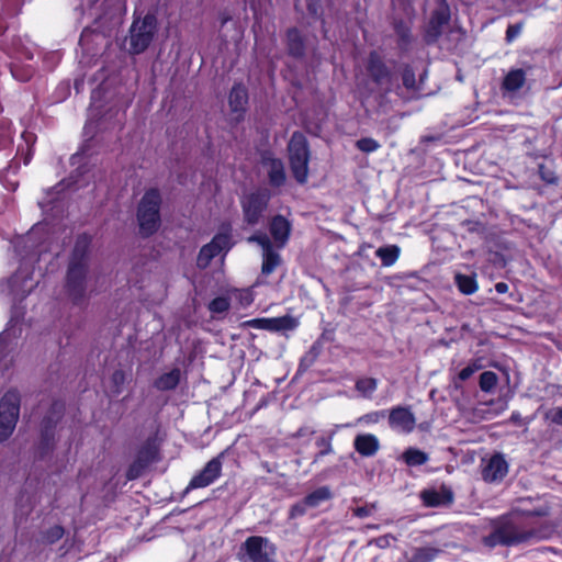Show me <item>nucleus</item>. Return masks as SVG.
Returning a JSON list of instances; mask_svg holds the SVG:
<instances>
[{"label": "nucleus", "instance_id": "f257e3e1", "mask_svg": "<svg viewBox=\"0 0 562 562\" xmlns=\"http://www.w3.org/2000/svg\"><path fill=\"white\" fill-rule=\"evenodd\" d=\"M537 537L535 530H525L517 521L508 519L501 522L483 541L485 546L493 548L499 544L515 546Z\"/></svg>", "mask_w": 562, "mask_h": 562}, {"label": "nucleus", "instance_id": "f03ea898", "mask_svg": "<svg viewBox=\"0 0 562 562\" xmlns=\"http://www.w3.org/2000/svg\"><path fill=\"white\" fill-rule=\"evenodd\" d=\"M36 285L31 267L25 261L14 274L0 282V293L10 297L15 304L24 300Z\"/></svg>", "mask_w": 562, "mask_h": 562}, {"label": "nucleus", "instance_id": "7ed1b4c3", "mask_svg": "<svg viewBox=\"0 0 562 562\" xmlns=\"http://www.w3.org/2000/svg\"><path fill=\"white\" fill-rule=\"evenodd\" d=\"M160 194L155 189L145 192L140 199L137 210V221L140 233L144 236H150L158 229L160 225Z\"/></svg>", "mask_w": 562, "mask_h": 562}, {"label": "nucleus", "instance_id": "20e7f679", "mask_svg": "<svg viewBox=\"0 0 562 562\" xmlns=\"http://www.w3.org/2000/svg\"><path fill=\"white\" fill-rule=\"evenodd\" d=\"M21 397L16 390H8L0 398V443L13 434L20 417Z\"/></svg>", "mask_w": 562, "mask_h": 562}, {"label": "nucleus", "instance_id": "39448f33", "mask_svg": "<svg viewBox=\"0 0 562 562\" xmlns=\"http://www.w3.org/2000/svg\"><path fill=\"white\" fill-rule=\"evenodd\" d=\"M291 170L297 182L304 183L308 177L310 150L305 136L295 132L288 145Z\"/></svg>", "mask_w": 562, "mask_h": 562}, {"label": "nucleus", "instance_id": "423d86ee", "mask_svg": "<svg viewBox=\"0 0 562 562\" xmlns=\"http://www.w3.org/2000/svg\"><path fill=\"white\" fill-rule=\"evenodd\" d=\"M156 30L157 21L153 14L135 19L130 29L128 52L131 54L143 53L151 43Z\"/></svg>", "mask_w": 562, "mask_h": 562}, {"label": "nucleus", "instance_id": "0eeeda50", "mask_svg": "<svg viewBox=\"0 0 562 562\" xmlns=\"http://www.w3.org/2000/svg\"><path fill=\"white\" fill-rule=\"evenodd\" d=\"M244 562H274L276 546L261 536H251L241 546Z\"/></svg>", "mask_w": 562, "mask_h": 562}, {"label": "nucleus", "instance_id": "6e6552de", "mask_svg": "<svg viewBox=\"0 0 562 562\" xmlns=\"http://www.w3.org/2000/svg\"><path fill=\"white\" fill-rule=\"evenodd\" d=\"M270 200V192L267 189H259L245 195L241 200L244 221L248 225L260 223Z\"/></svg>", "mask_w": 562, "mask_h": 562}, {"label": "nucleus", "instance_id": "1a4fd4ad", "mask_svg": "<svg viewBox=\"0 0 562 562\" xmlns=\"http://www.w3.org/2000/svg\"><path fill=\"white\" fill-rule=\"evenodd\" d=\"M67 291L75 303H80L88 293L87 267L83 261H72L68 269Z\"/></svg>", "mask_w": 562, "mask_h": 562}, {"label": "nucleus", "instance_id": "9d476101", "mask_svg": "<svg viewBox=\"0 0 562 562\" xmlns=\"http://www.w3.org/2000/svg\"><path fill=\"white\" fill-rule=\"evenodd\" d=\"M232 247L229 228L225 232L216 234L211 243L203 246L196 258V265L199 268H206L211 260L220 255L222 251L227 252Z\"/></svg>", "mask_w": 562, "mask_h": 562}, {"label": "nucleus", "instance_id": "9b49d317", "mask_svg": "<svg viewBox=\"0 0 562 562\" xmlns=\"http://www.w3.org/2000/svg\"><path fill=\"white\" fill-rule=\"evenodd\" d=\"M248 243H257L262 248L261 272L266 276L272 273L281 263V257L274 249L270 238L265 233H258L247 238Z\"/></svg>", "mask_w": 562, "mask_h": 562}, {"label": "nucleus", "instance_id": "f8f14e48", "mask_svg": "<svg viewBox=\"0 0 562 562\" xmlns=\"http://www.w3.org/2000/svg\"><path fill=\"white\" fill-rule=\"evenodd\" d=\"M390 427L401 434H409L416 426V418L408 407L396 406L389 413Z\"/></svg>", "mask_w": 562, "mask_h": 562}, {"label": "nucleus", "instance_id": "ddd939ff", "mask_svg": "<svg viewBox=\"0 0 562 562\" xmlns=\"http://www.w3.org/2000/svg\"><path fill=\"white\" fill-rule=\"evenodd\" d=\"M221 471L222 461L220 456L210 460L206 465L191 479L187 488L194 490L209 486L220 476Z\"/></svg>", "mask_w": 562, "mask_h": 562}, {"label": "nucleus", "instance_id": "4468645a", "mask_svg": "<svg viewBox=\"0 0 562 562\" xmlns=\"http://www.w3.org/2000/svg\"><path fill=\"white\" fill-rule=\"evenodd\" d=\"M156 450L151 446L143 447L138 453L134 462L130 465L126 477L132 481L142 475L144 470L155 460Z\"/></svg>", "mask_w": 562, "mask_h": 562}, {"label": "nucleus", "instance_id": "2eb2a0df", "mask_svg": "<svg viewBox=\"0 0 562 562\" xmlns=\"http://www.w3.org/2000/svg\"><path fill=\"white\" fill-rule=\"evenodd\" d=\"M508 472V464L503 456H493L484 467L482 475L486 482L502 481Z\"/></svg>", "mask_w": 562, "mask_h": 562}, {"label": "nucleus", "instance_id": "dca6fc26", "mask_svg": "<svg viewBox=\"0 0 562 562\" xmlns=\"http://www.w3.org/2000/svg\"><path fill=\"white\" fill-rule=\"evenodd\" d=\"M291 232L290 222L281 215H277L270 223V233L274 239L276 247L281 249L285 246Z\"/></svg>", "mask_w": 562, "mask_h": 562}, {"label": "nucleus", "instance_id": "f3484780", "mask_svg": "<svg viewBox=\"0 0 562 562\" xmlns=\"http://www.w3.org/2000/svg\"><path fill=\"white\" fill-rule=\"evenodd\" d=\"M355 450L362 457H372L380 449V441L373 434H361L353 440Z\"/></svg>", "mask_w": 562, "mask_h": 562}, {"label": "nucleus", "instance_id": "a211bd4d", "mask_svg": "<svg viewBox=\"0 0 562 562\" xmlns=\"http://www.w3.org/2000/svg\"><path fill=\"white\" fill-rule=\"evenodd\" d=\"M368 71L378 85H383L389 81L390 72L375 53L370 54Z\"/></svg>", "mask_w": 562, "mask_h": 562}, {"label": "nucleus", "instance_id": "6ab92c4d", "mask_svg": "<svg viewBox=\"0 0 562 562\" xmlns=\"http://www.w3.org/2000/svg\"><path fill=\"white\" fill-rule=\"evenodd\" d=\"M450 11L447 3L443 1L440 8H438L430 19L429 35L436 38L440 33L443 25L449 22Z\"/></svg>", "mask_w": 562, "mask_h": 562}, {"label": "nucleus", "instance_id": "aec40b11", "mask_svg": "<svg viewBox=\"0 0 562 562\" xmlns=\"http://www.w3.org/2000/svg\"><path fill=\"white\" fill-rule=\"evenodd\" d=\"M263 166L267 169L270 183L280 187L285 181L284 166L280 159L265 158Z\"/></svg>", "mask_w": 562, "mask_h": 562}, {"label": "nucleus", "instance_id": "412c9836", "mask_svg": "<svg viewBox=\"0 0 562 562\" xmlns=\"http://www.w3.org/2000/svg\"><path fill=\"white\" fill-rule=\"evenodd\" d=\"M228 102L232 112L237 113L236 119H239L248 102L246 88L240 85L234 86L229 93Z\"/></svg>", "mask_w": 562, "mask_h": 562}, {"label": "nucleus", "instance_id": "4be33fe9", "mask_svg": "<svg viewBox=\"0 0 562 562\" xmlns=\"http://www.w3.org/2000/svg\"><path fill=\"white\" fill-rule=\"evenodd\" d=\"M526 72L522 69H512L503 80V89L507 92H515L524 87Z\"/></svg>", "mask_w": 562, "mask_h": 562}, {"label": "nucleus", "instance_id": "5701e85b", "mask_svg": "<svg viewBox=\"0 0 562 562\" xmlns=\"http://www.w3.org/2000/svg\"><path fill=\"white\" fill-rule=\"evenodd\" d=\"M251 323L252 325L259 324L258 327L269 330L290 329L295 325L293 319L286 316L278 318L255 319Z\"/></svg>", "mask_w": 562, "mask_h": 562}, {"label": "nucleus", "instance_id": "b1692460", "mask_svg": "<svg viewBox=\"0 0 562 562\" xmlns=\"http://www.w3.org/2000/svg\"><path fill=\"white\" fill-rule=\"evenodd\" d=\"M181 372L179 369H172L169 372L161 374L155 382V386L160 391H168L175 389L180 381Z\"/></svg>", "mask_w": 562, "mask_h": 562}, {"label": "nucleus", "instance_id": "393cba45", "mask_svg": "<svg viewBox=\"0 0 562 562\" xmlns=\"http://www.w3.org/2000/svg\"><path fill=\"white\" fill-rule=\"evenodd\" d=\"M401 254V249L396 245L383 246L376 249L375 256L379 257L384 267L393 266Z\"/></svg>", "mask_w": 562, "mask_h": 562}, {"label": "nucleus", "instance_id": "a878e982", "mask_svg": "<svg viewBox=\"0 0 562 562\" xmlns=\"http://www.w3.org/2000/svg\"><path fill=\"white\" fill-rule=\"evenodd\" d=\"M454 281L459 291L465 295L473 294L479 289L475 276H465L457 273L454 276Z\"/></svg>", "mask_w": 562, "mask_h": 562}, {"label": "nucleus", "instance_id": "bb28decb", "mask_svg": "<svg viewBox=\"0 0 562 562\" xmlns=\"http://www.w3.org/2000/svg\"><path fill=\"white\" fill-rule=\"evenodd\" d=\"M329 498H331L330 488L328 486H322L305 496V504H307L310 508H314Z\"/></svg>", "mask_w": 562, "mask_h": 562}, {"label": "nucleus", "instance_id": "cd10ccee", "mask_svg": "<svg viewBox=\"0 0 562 562\" xmlns=\"http://www.w3.org/2000/svg\"><path fill=\"white\" fill-rule=\"evenodd\" d=\"M286 38L290 54L293 56H302L304 52V45L300 32L295 29L289 30Z\"/></svg>", "mask_w": 562, "mask_h": 562}, {"label": "nucleus", "instance_id": "c85d7f7f", "mask_svg": "<svg viewBox=\"0 0 562 562\" xmlns=\"http://www.w3.org/2000/svg\"><path fill=\"white\" fill-rule=\"evenodd\" d=\"M403 460L409 467H417L428 461V456L422 450L409 448L403 453Z\"/></svg>", "mask_w": 562, "mask_h": 562}, {"label": "nucleus", "instance_id": "c756f323", "mask_svg": "<svg viewBox=\"0 0 562 562\" xmlns=\"http://www.w3.org/2000/svg\"><path fill=\"white\" fill-rule=\"evenodd\" d=\"M12 136V123L8 120H0V151L11 146Z\"/></svg>", "mask_w": 562, "mask_h": 562}, {"label": "nucleus", "instance_id": "7c9ffc66", "mask_svg": "<svg viewBox=\"0 0 562 562\" xmlns=\"http://www.w3.org/2000/svg\"><path fill=\"white\" fill-rule=\"evenodd\" d=\"M378 387V381L374 378H363L357 381L356 389L363 397L370 398Z\"/></svg>", "mask_w": 562, "mask_h": 562}, {"label": "nucleus", "instance_id": "2f4dec72", "mask_svg": "<svg viewBox=\"0 0 562 562\" xmlns=\"http://www.w3.org/2000/svg\"><path fill=\"white\" fill-rule=\"evenodd\" d=\"M498 383V376L495 372L484 371L480 375V389L485 393H491L494 391L495 386Z\"/></svg>", "mask_w": 562, "mask_h": 562}, {"label": "nucleus", "instance_id": "473e14b6", "mask_svg": "<svg viewBox=\"0 0 562 562\" xmlns=\"http://www.w3.org/2000/svg\"><path fill=\"white\" fill-rule=\"evenodd\" d=\"M438 554V550L432 548L417 549L407 562H431Z\"/></svg>", "mask_w": 562, "mask_h": 562}, {"label": "nucleus", "instance_id": "72a5a7b5", "mask_svg": "<svg viewBox=\"0 0 562 562\" xmlns=\"http://www.w3.org/2000/svg\"><path fill=\"white\" fill-rule=\"evenodd\" d=\"M24 145H19L16 156L23 159L24 165H27L32 158L31 145L33 136L27 133H23Z\"/></svg>", "mask_w": 562, "mask_h": 562}, {"label": "nucleus", "instance_id": "f704fd0d", "mask_svg": "<svg viewBox=\"0 0 562 562\" xmlns=\"http://www.w3.org/2000/svg\"><path fill=\"white\" fill-rule=\"evenodd\" d=\"M231 306L229 299L226 296H218L212 300L209 304V310L213 314H221L228 311Z\"/></svg>", "mask_w": 562, "mask_h": 562}, {"label": "nucleus", "instance_id": "c9c22d12", "mask_svg": "<svg viewBox=\"0 0 562 562\" xmlns=\"http://www.w3.org/2000/svg\"><path fill=\"white\" fill-rule=\"evenodd\" d=\"M316 446L322 450L315 456L313 463H316L323 456L333 452L331 438L319 437L316 440Z\"/></svg>", "mask_w": 562, "mask_h": 562}, {"label": "nucleus", "instance_id": "e433bc0d", "mask_svg": "<svg viewBox=\"0 0 562 562\" xmlns=\"http://www.w3.org/2000/svg\"><path fill=\"white\" fill-rule=\"evenodd\" d=\"M422 498L427 506H438L443 503L442 495L434 490L424 491Z\"/></svg>", "mask_w": 562, "mask_h": 562}, {"label": "nucleus", "instance_id": "4c0bfd02", "mask_svg": "<svg viewBox=\"0 0 562 562\" xmlns=\"http://www.w3.org/2000/svg\"><path fill=\"white\" fill-rule=\"evenodd\" d=\"M126 381L125 373L121 370H116L113 372L111 376L112 382V392L114 394H120L122 392V386Z\"/></svg>", "mask_w": 562, "mask_h": 562}, {"label": "nucleus", "instance_id": "58836bf2", "mask_svg": "<svg viewBox=\"0 0 562 562\" xmlns=\"http://www.w3.org/2000/svg\"><path fill=\"white\" fill-rule=\"evenodd\" d=\"M380 144L373 138H361L357 142V148L363 153H373Z\"/></svg>", "mask_w": 562, "mask_h": 562}, {"label": "nucleus", "instance_id": "ea45409f", "mask_svg": "<svg viewBox=\"0 0 562 562\" xmlns=\"http://www.w3.org/2000/svg\"><path fill=\"white\" fill-rule=\"evenodd\" d=\"M481 368H482V366L479 361H473L470 364H468L465 368H463L459 372L458 376L461 381H465L470 376H472L476 371H479Z\"/></svg>", "mask_w": 562, "mask_h": 562}, {"label": "nucleus", "instance_id": "a19ab883", "mask_svg": "<svg viewBox=\"0 0 562 562\" xmlns=\"http://www.w3.org/2000/svg\"><path fill=\"white\" fill-rule=\"evenodd\" d=\"M385 417V411L372 412L361 416L358 422L364 424H376Z\"/></svg>", "mask_w": 562, "mask_h": 562}, {"label": "nucleus", "instance_id": "79ce46f5", "mask_svg": "<svg viewBox=\"0 0 562 562\" xmlns=\"http://www.w3.org/2000/svg\"><path fill=\"white\" fill-rule=\"evenodd\" d=\"M402 80H403V85L407 88V89H414L415 88V74L414 71L411 69V68H405L403 74H402Z\"/></svg>", "mask_w": 562, "mask_h": 562}, {"label": "nucleus", "instance_id": "37998d69", "mask_svg": "<svg viewBox=\"0 0 562 562\" xmlns=\"http://www.w3.org/2000/svg\"><path fill=\"white\" fill-rule=\"evenodd\" d=\"M64 535V530L60 526H54L52 527L46 536V540L48 542H55L56 540L60 539Z\"/></svg>", "mask_w": 562, "mask_h": 562}, {"label": "nucleus", "instance_id": "c03bdc74", "mask_svg": "<svg viewBox=\"0 0 562 562\" xmlns=\"http://www.w3.org/2000/svg\"><path fill=\"white\" fill-rule=\"evenodd\" d=\"M374 509H375V506L373 504L362 506V507H357L353 510V515L359 518L368 517L373 513Z\"/></svg>", "mask_w": 562, "mask_h": 562}, {"label": "nucleus", "instance_id": "a18cd8bd", "mask_svg": "<svg viewBox=\"0 0 562 562\" xmlns=\"http://www.w3.org/2000/svg\"><path fill=\"white\" fill-rule=\"evenodd\" d=\"M11 336L15 337V331L12 333L11 328H7L4 331L0 334V355L7 348V345Z\"/></svg>", "mask_w": 562, "mask_h": 562}, {"label": "nucleus", "instance_id": "49530a36", "mask_svg": "<svg viewBox=\"0 0 562 562\" xmlns=\"http://www.w3.org/2000/svg\"><path fill=\"white\" fill-rule=\"evenodd\" d=\"M307 508H310V506L307 504H305V498H304L302 502L292 506L291 516L296 517V516L304 515Z\"/></svg>", "mask_w": 562, "mask_h": 562}, {"label": "nucleus", "instance_id": "de8ad7c7", "mask_svg": "<svg viewBox=\"0 0 562 562\" xmlns=\"http://www.w3.org/2000/svg\"><path fill=\"white\" fill-rule=\"evenodd\" d=\"M521 29L522 27L520 24L509 25L506 31V40L508 42H512L513 40H515L520 34Z\"/></svg>", "mask_w": 562, "mask_h": 562}, {"label": "nucleus", "instance_id": "09e8293b", "mask_svg": "<svg viewBox=\"0 0 562 562\" xmlns=\"http://www.w3.org/2000/svg\"><path fill=\"white\" fill-rule=\"evenodd\" d=\"M551 422L557 425H562V407H557L550 412Z\"/></svg>", "mask_w": 562, "mask_h": 562}, {"label": "nucleus", "instance_id": "8fccbe9b", "mask_svg": "<svg viewBox=\"0 0 562 562\" xmlns=\"http://www.w3.org/2000/svg\"><path fill=\"white\" fill-rule=\"evenodd\" d=\"M234 293L236 296H238L240 299V301L243 302L244 305H248L252 301L251 294L248 291L235 290Z\"/></svg>", "mask_w": 562, "mask_h": 562}, {"label": "nucleus", "instance_id": "3c124183", "mask_svg": "<svg viewBox=\"0 0 562 562\" xmlns=\"http://www.w3.org/2000/svg\"><path fill=\"white\" fill-rule=\"evenodd\" d=\"M41 229L38 225L34 226L31 232L26 235L24 238L25 246L33 240V237L37 234V232Z\"/></svg>", "mask_w": 562, "mask_h": 562}, {"label": "nucleus", "instance_id": "603ef678", "mask_svg": "<svg viewBox=\"0 0 562 562\" xmlns=\"http://www.w3.org/2000/svg\"><path fill=\"white\" fill-rule=\"evenodd\" d=\"M522 512H524V514H526L528 516H544V515H547L546 508H540L537 510L522 509Z\"/></svg>", "mask_w": 562, "mask_h": 562}, {"label": "nucleus", "instance_id": "864d4df0", "mask_svg": "<svg viewBox=\"0 0 562 562\" xmlns=\"http://www.w3.org/2000/svg\"><path fill=\"white\" fill-rule=\"evenodd\" d=\"M508 289H509L508 284L505 283V282H498V283L495 284V290L499 294L506 293L508 291Z\"/></svg>", "mask_w": 562, "mask_h": 562}, {"label": "nucleus", "instance_id": "5fc2aeb1", "mask_svg": "<svg viewBox=\"0 0 562 562\" xmlns=\"http://www.w3.org/2000/svg\"><path fill=\"white\" fill-rule=\"evenodd\" d=\"M3 30H4V23H3L2 19L0 18V33H2Z\"/></svg>", "mask_w": 562, "mask_h": 562}, {"label": "nucleus", "instance_id": "6e6d98bb", "mask_svg": "<svg viewBox=\"0 0 562 562\" xmlns=\"http://www.w3.org/2000/svg\"><path fill=\"white\" fill-rule=\"evenodd\" d=\"M16 165H18V162L14 160V161L12 162V165H10V166H9V169H12L13 167L15 168V167H16Z\"/></svg>", "mask_w": 562, "mask_h": 562}, {"label": "nucleus", "instance_id": "4d7b16f0", "mask_svg": "<svg viewBox=\"0 0 562 562\" xmlns=\"http://www.w3.org/2000/svg\"><path fill=\"white\" fill-rule=\"evenodd\" d=\"M34 259H35V254H32V255L30 256V261H33Z\"/></svg>", "mask_w": 562, "mask_h": 562}]
</instances>
